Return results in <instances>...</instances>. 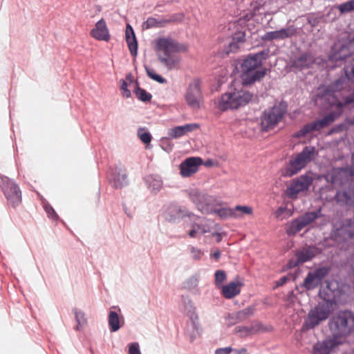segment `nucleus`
Returning <instances> with one entry per match:
<instances>
[{
	"mask_svg": "<svg viewBox=\"0 0 354 354\" xmlns=\"http://www.w3.org/2000/svg\"><path fill=\"white\" fill-rule=\"evenodd\" d=\"M156 48L163 52V55H158V60L167 70L171 71L178 68L180 62V58L172 53H185L188 50V46L168 37L158 38Z\"/></svg>",
	"mask_w": 354,
	"mask_h": 354,
	"instance_id": "nucleus-1",
	"label": "nucleus"
},
{
	"mask_svg": "<svg viewBox=\"0 0 354 354\" xmlns=\"http://www.w3.org/2000/svg\"><path fill=\"white\" fill-rule=\"evenodd\" d=\"M333 338L346 337L354 332V313L351 310H340L328 322Z\"/></svg>",
	"mask_w": 354,
	"mask_h": 354,
	"instance_id": "nucleus-2",
	"label": "nucleus"
},
{
	"mask_svg": "<svg viewBox=\"0 0 354 354\" xmlns=\"http://www.w3.org/2000/svg\"><path fill=\"white\" fill-rule=\"evenodd\" d=\"M253 93L243 88H233L223 94L218 102V108L224 111L237 109L248 104L252 99Z\"/></svg>",
	"mask_w": 354,
	"mask_h": 354,
	"instance_id": "nucleus-3",
	"label": "nucleus"
},
{
	"mask_svg": "<svg viewBox=\"0 0 354 354\" xmlns=\"http://www.w3.org/2000/svg\"><path fill=\"white\" fill-rule=\"evenodd\" d=\"M315 147L306 146L303 150L295 157H292L286 164V167L282 176L286 178H290L299 173L304 168L307 163L313 159Z\"/></svg>",
	"mask_w": 354,
	"mask_h": 354,
	"instance_id": "nucleus-4",
	"label": "nucleus"
},
{
	"mask_svg": "<svg viewBox=\"0 0 354 354\" xmlns=\"http://www.w3.org/2000/svg\"><path fill=\"white\" fill-rule=\"evenodd\" d=\"M179 310L189 317L190 323L187 328V333L189 336L190 342H193L198 334L199 325L198 323V316L196 313L194 304L188 295H182L179 304Z\"/></svg>",
	"mask_w": 354,
	"mask_h": 354,
	"instance_id": "nucleus-5",
	"label": "nucleus"
},
{
	"mask_svg": "<svg viewBox=\"0 0 354 354\" xmlns=\"http://www.w3.org/2000/svg\"><path fill=\"white\" fill-rule=\"evenodd\" d=\"M0 189L9 206L15 208L21 203V192L19 185L12 179L2 174H0Z\"/></svg>",
	"mask_w": 354,
	"mask_h": 354,
	"instance_id": "nucleus-6",
	"label": "nucleus"
},
{
	"mask_svg": "<svg viewBox=\"0 0 354 354\" xmlns=\"http://www.w3.org/2000/svg\"><path fill=\"white\" fill-rule=\"evenodd\" d=\"M286 111V106L281 104L274 105L268 110H265L261 118L262 130L263 131H268L274 129L283 118Z\"/></svg>",
	"mask_w": 354,
	"mask_h": 354,
	"instance_id": "nucleus-7",
	"label": "nucleus"
},
{
	"mask_svg": "<svg viewBox=\"0 0 354 354\" xmlns=\"http://www.w3.org/2000/svg\"><path fill=\"white\" fill-rule=\"evenodd\" d=\"M332 311L322 303H317L313 308L309 310L304 322V327L307 330L314 329L322 322L328 319Z\"/></svg>",
	"mask_w": 354,
	"mask_h": 354,
	"instance_id": "nucleus-8",
	"label": "nucleus"
},
{
	"mask_svg": "<svg viewBox=\"0 0 354 354\" xmlns=\"http://www.w3.org/2000/svg\"><path fill=\"white\" fill-rule=\"evenodd\" d=\"M188 196L202 214H210L209 211L216 202L214 196L196 189L189 190Z\"/></svg>",
	"mask_w": 354,
	"mask_h": 354,
	"instance_id": "nucleus-9",
	"label": "nucleus"
},
{
	"mask_svg": "<svg viewBox=\"0 0 354 354\" xmlns=\"http://www.w3.org/2000/svg\"><path fill=\"white\" fill-rule=\"evenodd\" d=\"M162 216L164 218L172 223H179L185 217L190 219L198 218L194 213L189 212L185 207L179 205L177 203L169 204L165 209Z\"/></svg>",
	"mask_w": 354,
	"mask_h": 354,
	"instance_id": "nucleus-10",
	"label": "nucleus"
},
{
	"mask_svg": "<svg viewBox=\"0 0 354 354\" xmlns=\"http://www.w3.org/2000/svg\"><path fill=\"white\" fill-rule=\"evenodd\" d=\"M336 118V114L331 112L322 119L314 120L304 124L296 133L297 137H305L308 133L319 131L332 124Z\"/></svg>",
	"mask_w": 354,
	"mask_h": 354,
	"instance_id": "nucleus-11",
	"label": "nucleus"
},
{
	"mask_svg": "<svg viewBox=\"0 0 354 354\" xmlns=\"http://www.w3.org/2000/svg\"><path fill=\"white\" fill-rule=\"evenodd\" d=\"M319 298L322 300L319 303H322L324 306L333 310L334 306L337 303L340 295V290L336 283L328 282L326 286L320 289L318 293Z\"/></svg>",
	"mask_w": 354,
	"mask_h": 354,
	"instance_id": "nucleus-12",
	"label": "nucleus"
},
{
	"mask_svg": "<svg viewBox=\"0 0 354 354\" xmlns=\"http://www.w3.org/2000/svg\"><path fill=\"white\" fill-rule=\"evenodd\" d=\"M329 271L330 268L328 267L322 266L316 268L314 271L308 272L301 286L306 290L315 289L321 284Z\"/></svg>",
	"mask_w": 354,
	"mask_h": 354,
	"instance_id": "nucleus-13",
	"label": "nucleus"
},
{
	"mask_svg": "<svg viewBox=\"0 0 354 354\" xmlns=\"http://www.w3.org/2000/svg\"><path fill=\"white\" fill-rule=\"evenodd\" d=\"M313 181V178L310 174L301 175L292 180L290 185L286 190V194L289 198H295L299 192L308 190Z\"/></svg>",
	"mask_w": 354,
	"mask_h": 354,
	"instance_id": "nucleus-14",
	"label": "nucleus"
},
{
	"mask_svg": "<svg viewBox=\"0 0 354 354\" xmlns=\"http://www.w3.org/2000/svg\"><path fill=\"white\" fill-rule=\"evenodd\" d=\"M269 49H264L256 53H250L241 64V71L259 70L263 61L268 57Z\"/></svg>",
	"mask_w": 354,
	"mask_h": 354,
	"instance_id": "nucleus-15",
	"label": "nucleus"
},
{
	"mask_svg": "<svg viewBox=\"0 0 354 354\" xmlns=\"http://www.w3.org/2000/svg\"><path fill=\"white\" fill-rule=\"evenodd\" d=\"M200 84V80L198 79H194L189 83L187 88L185 95V101L188 106L192 109L199 108L200 100L202 98Z\"/></svg>",
	"mask_w": 354,
	"mask_h": 354,
	"instance_id": "nucleus-16",
	"label": "nucleus"
},
{
	"mask_svg": "<svg viewBox=\"0 0 354 354\" xmlns=\"http://www.w3.org/2000/svg\"><path fill=\"white\" fill-rule=\"evenodd\" d=\"M334 198L340 207H353L354 183H349L348 187L342 190H337Z\"/></svg>",
	"mask_w": 354,
	"mask_h": 354,
	"instance_id": "nucleus-17",
	"label": "nucleus"
},
{
	"mask_svg": "<svg viewBox=\"0 0 354 354\" xmlns=\"http://www.w3.org/2000/svg\"><path fill=\"white\" fill-rule=\"evenodd\" d=\"M297 34V28L294 25H290L280 30L266 32L261 39L263 41L283 40L291 38Z\"/></svg>",
	"mask_w": 354,
	"mask_h": 354,
	"instance_id": "nucleus-18",
	"label": "nucleus"
},
{
	"mask_svg": "<svg viewBox=\"0 0 354 354\" xmlns=\"http://www.w3.org/2000/svg\"><path fill=\"white\" fill-rule=\"evenodd\" d=\"M203 164V159L200 157H189L184 160L180 164V174L187 178L196 173L198 167Z\"/></svg>",
	"mask_w": 354,
	"mask_h": 354,
	"instance_id": "nucleus-19",
	"label": "nucleus"
},
{
	"mask_svg": "<svg viewBox=\"0 0 354 354\" xmlns=\"http://www.w3.org/2000/svg\"><path fill=\"white\" fill-rule=\"evenodd\" d=\"M268 69L261 68L259 70L241 71V79L244 86H248L260 82L267 74Z\"/></svg>",
	"mask_w": 354,
	"mask_h": 354,
	"instance_id": "nucleus-20",
	"label": "nucleus"
},
{
	"mask_svg": "<svg viewBox=\"0 0 354 354\" xmlns=\"http://www.w3.org/2000/svg\"><path fill=\"white\" fill-rule=\"evenodd\" d=\"M315 63V57L310 53H304L293 59L292 67L297 71H302L312 68Z\"/></svg>",
	"mask_w": 354,
	"mask_h": 354,
	"instance_id": "nucleus-21",
	"label": "nucleus"
},
{
	"mask_svg": "<svg viewBox=\"0 0 354 354\" xmlns=\"http://www.w3.org/2000/svg\"><path fill=\"white\" fill-rule=\"evenodd\" d=\"M335 235L344 241L354 239V220L346 218L340 227L336 228Z\"/></svg>",
	"mask_w": 354,
	"mask_h": 354,
	"instance_id": "nucleus-22",
	"label": "nucleus"
},
{
	"mask_svg": "<svg viewBox=\"0 0 354 354\" xmlns=\"http://www.w3.org/2000/svg\"><path fill=\"white\" fill-rule=\"evenodd\" d=\"M110 184L115 189L122 188L128 185V178L126 173L122 170L115 169L109 176Z\"/></svg>",
	"mask_w": 354,
	"mask_h": 354,
	"instance_id": "nucleus-23",
	"label": "nucleus"
},
{
	"mask_svg": "<svg viewBox=\"0 0 354 354\" xmlns=\"http://www.w3.org/2000/svg\"><path fill=\"white\" fill-rule=\"evenodd\" d=\"M354 41L346 42L341 45L340 48L331 55V59L335 61L344 60L354 53Z\"/></svg>",
	"mask_w": 354,
	"mask_h": 354,
	"instance_id": "nucleus-24",
	"label": "nucleus"
},
{
	"mask_svg": "<svg viewBox=\"0 0 354 354\" xmlns=\"http://www.w3.org/2000/svg\"><path fill=\"white\" fill-rule=\"evenodd\" d=\"M91 35L93 38L100 41H107L109 39L110 35L109 30L106 22L103 19H101L95 24V28L91 31Z\"/></svg>",
	"mask_w": 354,
	"mask_h": 354,
	"instance_id": "nucleus-25",
	"label": "nucleus"
},
{
	"mask_svg": "<svg viewBox=\"0 0 354 354\" xmlns=\"http://www.w3.org/2000/svg\"><path fill=\"white\" fill-rule=\"evenodd\" d=\"M340 342L336 339L323 341L313 346V354H330L332 349Z\"/></svg>",
	"mask_w": 354,
	"mask_h": 354,
	"instance_id": "nucleus-26",
	"label": "nucleus"
},
{
	"mask_svg": "<svg viewBox=\"0 0 354 354\" xmlns=\"http://www.w3.org/2000/svg\"><path fill=\"white\" fill-rule=\"evenodd\" d=\"M125 36L130 53L135 57L138 55V41L134 30L129 24H127V26Z\"/></svg>",
	"mask_w": 354,
	"mask_h": 354,
	"instance_id": "nucleus-27",
	"label": "nucleus"
},
{
	"mask_svg": "<svg viewBox=\"0 0 354 354\" xmlns=\"http://www.w3.org/2000/svg\"><path fill=\"white\" fill-rule=\"evenodd\" d=\"M295 256L299 263L303 264L311 261L315 257V252L313 248L307 246L297 250L295 253Z\"/></svg>",
	"mask_w": 354,
	"mask_h": 354,
	"instance_id": "nucleus-28",
	"label": "nucleus"
},
{
	"mask_svg": "<svg viewBox=\"0 0 354 354\" xmlns=\"http://www.w3.org/2000/svg\"><path fill=\"white\" fill-rule=\"evenodd\" d=\"M108 324L110 331L116 332L124 324V317L123 316L120 317L117 312L110 310L108 315Z\"/></svg>",
	"mask_w": 354,
	"mask_h": 354,
	"instance_id": "nucleus-29",
	"label": "nucleus"
},
{
	"mask_svg": "<svg viewBox=\"0 0 354 354\" xmlns=\"http://www.w3.org/2000/svg\"><path fill=\"white\" fill-rule=\"evenodd\" d=\"M263 329L261 323H257L250 326H239L235 328L236 333H239L241 337H248L249 335L256 334Z\"/></svg>",
	"mask_w": 354,
	"mask_h": 354,
	"instance_id": "nucleus-30",
	"label": "nucleus"
},
{
	"mask_svg": "<svg viewBox=\"0 0 354 354\" xmlns=\"http://www.w3.org/2000/svg\"><path fill=\"white\" fill-rule=\"evenodd\" d=\"M242 284L239 282L232 281L227 285L223 286L222 288V294L226 299H232L238 295L240 292V286Z\"/></svg>",
	"mask_w": 354,
	"mask_h": 354,
	"instance_id": "nucleus-31",
	"label": "nucleus"
},
{
	"mask_svg": "<svg viewBox=\"0 0 354 354\" xmlns=\"http://www.w3.org/2000/svg\"><path fill=\"white\" fill-rule=\"evenodd\" d=\"M209 212L210 214H216L221 219L224 220L229 218H236L240 216L236 212H235L234 209H232L230 207L217 208L213 205Z\"/></svg>",
	"mask_w": 354,
	"mask_h": 354,
	"instance_id": "nucleus-32",
	"label": "nucleus"
},
{
	"mask_svg": "<svg viewBox=\"0 0 354 354\" xmlns=\"http://www.w3.org/2000/svg\"><path fill=\"white\" fill-rule=\"evenodd\" d=\"M145 183L148 188L155 194L158 193L162 187V180L159 176L149 175L146 176Z\"/></svg>",
	"mask_w": 354,
	"mask_h": 354,
	"instance_id": "nucleus-33",
	"label": "nucleus"
},
{
	"mask_svg": "<svg viewBox=\"0 0 354 354\" xmlns=\"http://www.w3.org/2000/svg\"><path fill=\"white\" fill-rule=\"evenodd\" d=\"M198 276L197 274L192 275L183 281L182 288L194 294H198L200 292L198 288Z\"/></svg>",
	"mask_w": 354,
	"mask_h": 354,
	"instance_id": "nucleus-34",
	"label": "nucleus"
},
{
	"mask_svg": "<svg viewBox=\"0 0 354 354\" xmlns=\"http://www.w3.org/2000/svg\"><path fill=\"white\" fill-rule=\"evenodd\" d=\"M305 225L301 221V218L299 216L292 219L288 226L286 228V234L291 236H295L297 233L300 232L304 227H305Z\"/></svg>",
	"mask_w": 354,
	"mask_h": 354,
	"instance_id": "nucleus-35",
	"label": "nucleus"
},
{
	"mask_svg": "<svg viewBox=\"0 0 354 354\" xmlns=\"http://www.w3.org/2000/svg\"><path fill=\"white\" fill-rule=\"evenodd\" d=\"M322 216V209L319 208L315 211L306 212L299 217L304 223L305 226H307L317 218H320Z\"/></svg>",
	"mask_w": 354,
	"mask_h": 354,
	"instance_id": "nucleus-36",
	"label": "nucleus"
},
{
	"mask_svg": "<svg viewBox=\"0 0 354 354\" xmlns=\"http://www.w3.org/2000/svg\"><path fill=\"white\" fill-rule=\"evenodd\" d=\"M133 93L136 95L137 98L143 102H149L152 98V95L144 88L140 87L138 82L135 84Z\"/></svg>",
	"mask_w": 354,
	"mask_h": 354,
	"instance_id": "nucleus-37",
	"label": "nucleus"
},
{
	"mask_svg": "<svg viewBox=\"0 0 354 354\" xmlns=\"http://www.w3.org/2000/svg\"><path fill=\"white\" fill-rule=\"evenodd\" d=\"M73 311L75 314V319L77 322V325L75 327V329L77 330H80L86 324V319L85 318L84 313L77 308H73Z\"/></svg>",
	"mask_w": 354,
	"mask_h": 354,
	"instance_id": "nucleus-38",
	"label": "nucleus"
},
{
	"mask_svg": "<svg viewBox=\"0 0 354 354\" xmlns=\"http://www.w3.org/2000/svg\"><path fill=\"white\" fill-rule=\"evenodd\" d=\"M346 81V78L345 77L342 76L339 77L328 86V90L332 92L339 91L343 88Z\"/></svg>",
	"mask_w": 354,
	"mask_h": 354,
	"instance_id": "nucleus-39",
	"label": "nucleus"
},
{
	"mask_svg": "<svg viewBox=\"0 0 354 354\" xmlns=\"http://www.w3.org/2000/svg\"><path fill=\"white\" fill-rule=\"evenodd\" d=\"M354 103V89L350 92L348 95H344L342 100L337 102L338 107H345Z\"/></svg>",
	"mask_w": 354,
	"mask_h": 354,
	"instance_id": "nucleus-40",
	"label": "nucleus"
},
{
	"mask_svg": "<svg viewBox=\"0 0 354 354\" xmlns=\"http://www.w3.org/2000/svg\"><path fill=\"white\" fill-rule=\"evenodd\" d=\"M145 68L147 75L153 80L160 84L167 83V80L159 74L156 73L153 69L150 68L147 66H145Z\"/></svg>",
	"mask_w": 354,
	"mask_h": 354,
	"instance_id": "nucleus-41",
	"label": "nucleus"
},
{
	"mask_svg": "<svg viewBox=\"0 0 354 354\" xmlns=\"http://www.w3.org/2000/svg\"><path fill=\"white\" fill-rule=\"evenodd\" d=\"M226 319L227 320L229 325H234L237 323L244 321L243 317L239 310L235 313H228L226 317Z\"/></svg>",
	"mask_w": 354,
	"mask_h": 354,
	"instance_id": "nucleus-42",
	"label": "nucleus"
},
{
	"mask_svg": "<svg viewBox=\"0 0 354 354\" xmlns=\"http://www.w3.org/2000/svg\"><path fill=\"white\" fill-rule=\"evenodd\" d=\"M167 134L169 137L172 139H177L185 135V131H183L180 126H177L169 129L168 130Z\"/></svg>",
	"mask_w": 354,
	"mask_h": 354,
	"instance_id": "nucleus-43",
	"label": "nucleus"
},
{
	"mask_svg": "<svg viewBox=\"0 0 354 354\" xmlns=\"http://www.w3.org/2000/svg\"><path fill=\"white\" fill-rule=\"evenodd\" d=\"M337 8L342 14L354 11V2L353 0L348 1L338 5Z\"/></svg>",
	"mask_w": 354,
	"mask_h": 354,
	"instance_id": "nucleus-44",
	"label": "nucleus"
},
{
	"mask_svg": "<svg viewBox=\"0 0 354 354\" xmlns=\"http://www.w3.org/2000/svg\"><path fill=\"white\" fill-rule=\"evenodd\" d=\"M138 136L144 144H149L151 141V134L144 129L140 128L138 131Z\"/></svg>",
	"mask_w": 354,
	"mask_h": 354,
	"instance_id": "nucleus-45",
	"label": "nucleus"
},
{
	"mask_svg": "<svg viewBox=\"0 0 354 354\" xmlns=\"http://www.w3.org/2000/svg\"><path fill=\"white\" fill-rule=\"evenodd\" d=\"M44 209L50 218L53 221H57L59 219V216L48 203L46 202L44 203Z\"/></svg>",
	"mask_w": 354,
	"mask_h": 354,
	"instance_id": "nucleus-46",
	"label": "nucleus"
},
{
	"mask_svg": "<svg viewBox=\"0 0 354 354\" xmlns=\"http://www.w3.org/2000/svg\"><path fill=\"white\" fill-rule=\"evenodd\" d=\"M348 128V122H344L335 125L330 131V133H337L346 131Z\"/></svg>",
	"mask_w": 354,
	"mask_h": 354,
	"instance_id": "nucleus-47",
	"label": "nucleus"
},
{
	"mask_svg": "<svg viewBox=\"0 0 354 354\" xmlns=\"http://www.w3.org/2000/svg\"><path fill=\"white\" fill-rule=\"evenodd\" d=\"M215 285L218 287L226 279V274L225 271L218 270H216L215 274Z\"/></svg>",
	"mask_w": 354,
	"mask_h": 354,
	"instance_id": "nucleus-48",
	"label": "nucleus"
},
{
	"mask_svg": "<svg viewBox=\"0 0 354 354\" xmlns=\"http://www.w3.org/2000/svg\"><path fill=\"white\" fill-rule=\"evenodd\" d=\"M190 252L192 254V257L194 260H200L203 255V252L201 249L192 246L190 248Z\"/></svg>",
	"mask_w": 354,
	"mask_h": 354,
	"instance_id": "nucleus-49",
	"label": "nucleus"
},
{
	"mask_svg": "<svg viewBox=\"0 0 354 354\" xmlns=\"http://www.w3.org/2000/svg\"><path fill=\"white\" fill-rule=\"evenodd\" d=\"M185 131V134H187L189 132H192L194 131L195 129L199 128V124L197 123H189V124H185V125L180 126Z\"/></svg>",
	"mask_w": 354,
	"mask_h": 354,
	"instance_id": "nucleus-50",
	"label": "nucleus"
},
{
	"mask_svg": "<svg viewBox=\"0 0 354 354\" xmlns=\"http://www.w3.org/2000/svg\"><path fill=\"white\" fill-rule=\"evenodd\" d=\"M129 354H141L138 342H133L129 346Z\"/></svg>",
	"mask_w": 354,
	"mask_h": 354,
	"instance_id": "nucleus-51",
	"label": "nucleus"
},
{
	"mask_svg": "<svg viewBox=\"0 0 354 354\" xmlns=\"http://www.w3.org/2000/svg\"><path fill=\"white\" fill-rule=\"evenodd\" d=\"M239 311L241 312L243 319L245 320L249 316L254 313V308L253 306H248Z\"/></svg>",
	"mask_w": 354,
	"mask_h": 354,
	"instance_id": "nucleus-52",
	"label": "nucleus"
},
{
	"mask_svg": "<svg viewBox=\"0 0 354 354\" xmlns=\"http://www.w3.org/2000/svg\"><path fill=\"white\" fill-rule=\"evenodd\" d=\"M161 142H162V148L165 151H166L167 152H170L172 150L173 145L169 142V140L168 138H162Z\"/></svg>",
	"mask_w": 354,
	"mask_h": 354,
	"instance_id": "nucleus-53",
	"label": "nucleus"
},
{
	"mask_svg": "<svg viewBox=\"0 0 354 354\" xmlns=\"http://www.w3.org/2000/svg\"><path fill=\"white\" fill-rule=\"evenodd\" d=\"M344 71L346 80H353L354 77V67L353 66H347L344 67Z\"/></svg>",
	"mask_w": 354,
	"mask_h": 354,
	"instance_id": "nucleus-54",
	"label": "nucleus"
},
{
	"mask_svg": "<svg viewBox=\"0 0 354 354\" xmlns=\"http://www.w3.org/2000/svg\"><path fill=\"white\" fill-rule=\"evenodd\" d=\"M146 28H157L158 19L153 17H149L145 22Z\"/></svg>",
	"mask_w": 354,
	"mask_h": 354,
	"instance_id": "nucleus-55",
	"label": "nucleus"
},
{
	"mask_svg": "<svg viewBox=\"0 0 354 354\" xmlns=\"http://www.w3.org/2000/svg\"><path fill=\"white\" fill-rule=\"evenodd\" d=\"M321 21V17H315L314 15L309 16L308 17V23L312 26V27H316L319 25V24Z\"/></svg>",
	"mask_w": 354,
	"mask_h": 354,
	"instance_id": "nucleus-56",
	"label": "nucleus"
},
{
	"mask_svg": "<svg viewBox=\"0 0 354 354\" xmlns=\"http://www.w3.org/2000/svg\"><path fill=\"white\" fill-rule=\"evenodd\" d=\"M235 212L241 211L243 214H250L252 213V209L248 206L236 205L234 208Z\"/></svg>",
	"mask_w": 354,
	"mask_h": 354,
	"instance_id": "nucleus-57",
	"label": "nucleus"
},
{
	"mask_svg": "<svg viewBox=\"0 0 354 354\" xmlns=\"http://www.w3.org/2000/svg\"><path fill=\"white\" fill-rule=\"evenodd\" d=\"M245 32H239L234 35V36L232 37V39L238 43H243L245 41Z\"/></svg>",
	"mask_w": 354,
	"mask_h": 354,
	"instance_id": "nucleus-58",
	"label": "nucleus"
},
{
	"mask_svg": "<svg viewBox=\"0 0 354 354\" xmlns=\"http://www.w3.org/2000/svg\"><path fill=\"white\" fill-rule=\"evenodd\" d=\"M192 227H196V230H197L198 232H201V233L202 234H205V233H207V232H209V230H208V229H207V227H206L205 226H204V225H201V224H198V223H194L192 225Z\"/></svg>",
	"mask_w": 354,
	"mask_h": 354,
	"instance_id": "nucleus-59",
	"label": "nucleus"
},
{
	"mask_svg": "<svg viewBox=\"0 0 354 354\" xmlns=\"http://www.w3.org/2000/svg\"><path fill=\"white\" fill-rule=\"evenodd\" d=\"M229 47H230V50H227V54L231 52V53H234L236 51L237 49L239 48V43L234 41L233 39L232 40V41L229 44Z\"/></svg>",
	"mask_w": 354,
	"mask_h": 354,
	"instance_id": "nucleus-60",
	"label": "nucleus"
},
{
	"mask_svg": "<svg viewBox=\"0 0 354 354\" xmlns=\"http://www.w3.org/2000/svg\"><path fill=\"white\" fill-rule=\"evenodd\" d=\"M299 265H300L298 262V261L293 258L290 259L288 260V263L286 264V269H292L293 268H295L297 266H298Z\"/></svg>",
	"mask_w": 354,
	"mask_h": 354,
	"instance_id": "nucleus-61",
	"label": "nucleus"
},
{
	"mask_svg": "<svg viewBox=\"0 0 354 354\" xmlns=\"http://www.w3.org/2000/svg\"><path fill=\"white\" fill-rule=\"evenodd\" d=\"M232 351V347H225L217 348L215 351V354H230Z\"/></svg>",
	"mask_w": 354,
	"mask_h": 354,
	"instance_id": "nucleus-62",
	"label": "nucleus"
},
{
	"mask_svg": "<svg viewBox=\"0 0 354 354\" xmlns=\"http://www.w3.org/2000/svg\"><path fill=\"white\" fill-rule=\"evenodd\" d=\"M288 277L287 276H283L281 277L278 281H276V286L280 287L286 284L288 281Z\"/></svg>",
	"mask_w": 354,
	"mask_h": 354,
	"instance_id": "nucleus-63",
	"label": "nucleus"
},
{
	"mask_svg": "<svg viewBox=\"0 0 354 354\" xmlns=\"http://www.w3.org/2000/svg\"><path fill=\"white\" fill-rule=\"evenodd\" d=\"M340 170L348 174L351 177L354 176V169L352 167H342L340 168Z\"/></svg>",
	"mask_w": 354,
	"mask_h": 354,
	"instance_id": "nucleus-64",
	"label": "nucleus"
}]
</instances>
